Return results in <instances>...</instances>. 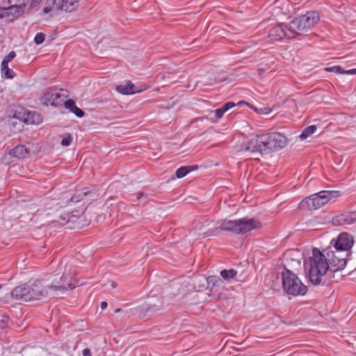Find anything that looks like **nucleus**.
Segmentation results:
<instances>
[{
  "label": "nucleus",
  "mask_w": 356,
  "mask_h": 356,
  "mask_svg": "<svg viewBox=\"0 0 356 356\" xmlns=\"http://www.w3.org/2000/svg\"><path fill=\"white\" fill-rule=\"evenodd\" d=\"M291 8L289 0H276L271 6L270 12L274 16L287 15L291 13Z\"/></svg>",
  "instance_id": "dca6fc26"
},
{
  "label": "nucleus",
  "mask_w": 356,
  "mask_h": 356,
  "mask_svg": "<svg viewBox=\"0 0 356 356\" xmlns=\"http://www.w3.org/2000/svg\"><path fill=\"white\" fill-rule=\"evenodd\" d=\"M213 112L214 113V114H215V117H216V118L217 120L220 119V118L223 116V115H224V113H225L222 111V109H220V108H218V109H216V110H215V111H213Z\"/></svg>",
  "instance_id": "72a5a7b5"
},
{
  "label": "nucleus",
  "mask_w": 356,
  "mask_h": 356,
  "mask_svg": "<svg viewBox=\"0 0 356 356\" xmlns=\"http://www.w3.org/2000/svg\"><path fill=\"white\" fill-rule=\"evenodd\" d=\"M236 275L237 271L234 269H225L220 272L221 277L225 280H229L230 279L234 278Z\"/></svg>",
  "instance_id": "b1692460"
},
{
  "label": "nucleus",
  "mask_w": 356,
  "mask_h": 356,
  "mask_svg": "<svg viewBox=\"0 0 356 356\" xmlns=\"http://www.w3.org/2000/svg\"><path fill=\"white\" fill-rule=\"evenodd\" d=\"M10 155L18 159H23L29 154V150L23 145H18L15 147L10 149Z\"/></svg>",
  "instance_id": "aec40b11"
},
{
  "label": "nucleus",
  "mask_w": 356,
  "mask_h": 356,
  "mask_svg": "<svg viewBox=\"0 0 356 356\" xmlns=\"http://www.w3.org/2000/svg\"><path fill=\"white\" fill-rule=\"evenodd\" d=\"M292 257H295V258H301V254H300V253L299 252V254H293V255H292Z\"/></svg>",
  "instance_id": "79ce46f5"
},
{
  "label": "nucleus",
  "mask_w": 356,
  "mask_h": 356,
  "mask_svg": "<svg viewBox=\"0 0 356 356\" xmlns=\"http://www.w3.org/2000/svg\"><path fill=\"white\" fill-rule=\"evenodd\" d=\"M111 286H112L113 288H115L117 284L115 282H112Z\"/></svg>",
  "instance_id": "a18cd8bd"
},
{
  "label": "nucleus",
  "mask_w": 356,
  "mask_h": 356,
  "mask_svg": "<svg viewBox=\"0 0 356 356\" xmlns=\"http://www.w3.org/2000/svg\"><path fill=\"white\" fill-rule=\"evenodd\" d=\"M120 309H116L115 312H120Z\"/></svg>",
  "instance_id": "09e8293b"
},
{
  "label": "nucleus",
  "mask_w": 356,
  "mask_h": 356,
  "mask_svg": "<svg viewBox=\"0 0 356 356\" xmlns=\"http://www.w3.org/2000/svg\"><path fill=\"white\" fill-rule=\"evenodd\" d=\"M334 247L337 251L346 252V257L350 256V249L353 245V237L346 232L341 233L336 241L332 240Z\"/></svg>",
  "instance_id": "9d476101"
},
{
  "label": "nucleus",
  "mask_w": 356,
  "mask_h": 356,
  "mask_svg": "<svg viewBox=\"0 0 356 356\" xmlns=\"http://www.w3.org/2000/svg\"><path fill=\"white\" fill-rule=\"evenodd\" d=\"M3 65V62L1 63V72L4 75L6 78L12 79L15 76V73L13 70H10L8 67V63H6V65Z\"/></svg>",
  "instance_id": "a878e982"
},
{
  "label": "nucleus",
  "mask_w": 356,
  "mask_h": 356,
  "mask_svg": "<svg viewBox=\"0 0 356 356\" xmlns=\"http://www.w3.org/2000/svg\"><path fill=\"white\" fill-rule=\"evenodd\" d=\"M16 56V54L15 51H10L7 56H5V58L3 60V65H6V63H8L10 61H11Z\"/></svg>",
  "instance_id": "7c9ffc66"
},
{
  "label": "nucleus",
  "mask_w": 356,
  "mask_h": 356,
  "mask_svg": "<svg viewBox=\"0 0 356 356\" xmlns=\"http://www.w3.org/2000/svg\"><path fill=\"white\" fill-rule=\"evenodd\" d=\"M61 92H67L66 90H64L63 89H60Z\"/></svg>",
  "instance_id": "8fccbe9b"
},
{
  "label": "nucleus",
  "mask_w": 356,
  "mask_h": 356,
  "mask_svg": "<svg viewBox=\"0 0 356 356\" xmlns=\"http://www.w3.org/2000/svg\"><path fill=\"white\" fill-rule=\"evenodd\" d=\"M304 268L309 281L314 285H318L323 283V277L329 270V264L326 257L314 248L312 256L305 261Z\"/></svg>",
  "instance_id": "f257e3e1"
},
{
  "label": "nucleus",
  "mask_w": 356,
  "mask_h": 356,
  "mask_svg": "<svg viewBox=\"0 0 356 356\" xmlns=\"http://www.w3.org/2000/svg\"><path fill=\"white\" fill-rule=\"evenodd\" d=\"M30 293L29 284L19 285L11 291V296L15 300L30 301L29 293Z\"/></svg>",
  "instance_id": "a211bd4d"
},
{
  "label": "nucleus",
  "mask_w": 356,
  "mask_h": 356,
  "mask_svg": "<svg viewBox=\"0 0 356 356\" xmlns=\"http://www.w3.org/2000/svg\"><path fill=\"white\" fill-rule=\"evenodd\" d=\"M72 141V136L71 134H67L65 137L61 140L60 144L63 146L67 147L69 146Z\"/></svg>",
  "instance_id": "c85d7f7f"
},
{
  "label": "nucleus",
  "mask_w": 356,
  "mask_h": 356,
  "mask_svg": "<svg viewBox=\"0 0 356 356\" xmlns=\"http://www.w3.org/2000/svg\"><path fill=\"white\" fill-rule=\"evenodd\" d=\"M216 279L215 277H209L208 278V282H213V280Z\"/></svg>",
  "instance_id": "37998d69"
},
{
  "label": "nucleus",
  "mask_w": 356,
  "mask_h": 356,
  "mask_svg": "<svg viewBox=\"0 0 356 356\" xmlns=\"http://www.w3.org/2000/svg\"><path fill=\"white\" fill-rule=\"evenodd\" d=\"M68 277L63 275L60 277V282L57 284L52 283L48 286H44L41 281L35 280L33 284H29L30 293L29 296L30 300H40L47 296L48 289H54L55 291H66L72 289L75 286L70 282H66Z\"/></svg>",
  "instance_id": "f03ea898"
},
{
  "label": "nucleus",
  "mask_w": 356,
  "mask_h": 356,
  "mask_svg": "<svg viewBox=\"0 0 356 356\" xmlns=\"http://www.w3.org/2000/svg\"><path fill=\"white\" fill-rule=\"evenodd\" d=\"M197 169V165H187L179 168L176 171V176L180 179L185 177L189 172Z\"/></svg>",
  "instance_id": "4be33fe9"
},
{
  "label": "nucleus",
  "mask_w": 356,
  "mask_h": 356,
  "mask_svg": "<svg viewBox=\"0 0 356 356\" xmlns=\"http://www.w3.org/2000/svg\"><path fill=\"white\" fill-rule=\"evenodd\" d=\"M293 254H299L297 250H290L285 252L283 254L284 270L293 271L300 268V259L292 257Z\"/></svg>",
  "instance_id": "f8f14e48"
},
{
  "label": "nucleus",
  "mask_w": 356,
  "mask_h": 356,
  "mask_svg": "<svg viewBox=\"0 0 356 356\" xmlns=\"http://www.w3.org/2000/svg\"><path fill=\"white\" fill-rule=\"evenodd\" d=\"M42 0H31L30 1V6L32 8H34L39 5V3L41 2Z\"/></svg>",
  "instance_id": "e433bc0d"
},
{
  "label": "nucleus",
  "mask_w": 356,
  "mask_h": 356,
  "mask_svg": "<svg viewBox=\"0 0 356 356\" xmlns=\"http://www.w3.org/2000/svg\"><path fill=\"white\" fill-rule=\"evenodd\" d=\"M264 141V134L257 136L248 142L245 149L252 153H266V145Z\"/></svg>",
  "instance_id": "4468645a"
},
{
  "label": "nucleus",
  "mask_w": 356,
  "mask_h": 356,
  "mask_svg": "<svg viewBox=\"0 0 356 356\" xmlns=\"http://www.w3.org/2000/svg\"><path fill=\"white\" fill-rule=\"evenodd\" d=\"M74 218H76V216L74 215H71L70 213H65L64 215H61L59 217V222L62 225H65L67 222H69L71 220L74 221Z\"/></svg>",
  "instance_id": "bb28decb"
},
{
  "label": "nucleus",
  "mask_w": 356,
  "mask_h": 356,
  "mask_svg": "<svg viewBox=\"0 0 356 356\" xmlns=\"http://www.w3.org/2000/svg\"><path fill=\"white\" fill-rule=\"evenodd\" d=\"M260 227L261 223L259 221L248 218L234 220H224L219 226V229L222 231L231 232L236 234H243Z\"/></svg>",
  "instance_id": "20e7f679"
},
{
  "label": "nucleus",
  "mask_w": 356,
  "mask_h": 356,
  "mask_svg": "<svg viewBox=\"0 0 356 356\" xmlns=\"http://www.w3.org/2000/svg\"><path fill=\"white\" fill-rule=\"evenodd\" d=\"M222 282V280H221L220 278H218V280H216V282Z\"/></svg>",
  "instance_id": "de8ad7c7"
},
{
  "label": "nucleus",
  "mask_w": 356,
  "mask_h": 356,
  "mask_svg": "<svg viewBox=\"0 0 356 356\" xmlns=\"http://www.w3.org/2000/svg\"><path fill=\"white\" fill-rule=\"evenodd\" d=\"M72 112L78 118H82L85 114L84 112L77 106H76Z\"/></svg>",
  "instance_id": "473e14b6"
},
{
  "label": "nucleus",
  "mask_w": 356,
  "mask_h": 356,
  "mask_svg": "<svg viewBox=\"0 0 356 356\" xmlns=\"http://www.w3.org/2000/svg\"><path fill=\"white\" fill-rule=\"evenodd\" d=\"M40 102L46 106H58L63 104V98H61L60 93L56 90L49 89L41 97Z\"/></svg>",
  "instance_id": "ddd939ff"
},
{
  "label": "nucleus",
  "mask_w": 356,
  "mask_h": 356,
  "mask_svg": "<svg viewBox=\"0 0 356 356\" xmlns=\"http://www.w3.org/2000/svg\"><path fill=\"white\" fill-rule=\"evenodd\" d=\"M100 307H101V308H102V309H106V307H107V302H105V301H102V302H101V304H100Z\"/></svg>",
  "instance_id": "ea45409f"
},
{
  "label": "nucleus",
  "mask_w": 356,
  "mask_h": 356,
  "mask_svg": "<svg viewBox=\"0 0 356 356\" xmlns=\"http://www.w3.org/2000/svg\"><path fill=\"white\" fill-rule=\"evenodd\" d=\"M44 39H45V35L42 33H38L35 36L34 42L37 44H40L44 41Z\"/></svg>",
  "instance_id": "c756f323"
},
{
  "label": "nucleus",
  "mask_w": 356,
  "mask_h": 356,
  "mask_svg": "<svg viewBox=\"0 0 356 356\" xmlns=\"http://www.w3.org/2000/svg\"><path fill=\"white\" fill-rule=\"evenodd\" d=\"M24 121L27 124H39L42 122L41 115L35 111H29Z\"/></svg>",
  "instance_id": "412c9836"
},
{
  "label": "nucleus",
  "mask_w": 356,
  "mask_h": 356,
  "mask_svg": "<svg viewBox=\"0 0 356 356\" xmlns=\"http://www.w3.org/2000/svg\"><path fill=\"white\" fill-rule=\"evenodd\" d=\"M83 356H91V351L89 348H85L83 350Z\"/></svg>",
  "instance_id": "58836bf2"
},
{
  "label": "nucleus",
  "mask_w": 356,
  "mask_h": 356,
  "mask_svg": "<svg viewBox=\"0 0 356 356\" xmlns=\"http://www.w3.org/2000/svg\"><path fill=\"white\" fill-rule=\"evenodd\" d=\"M63 104H64L65 107L69 109L71 112L76 106L75 102L73 99H67L66 101L63 100Z\"/></svg>",
  "instance_id": "cd10ccee"
},
{
  "label": "nucleus",
  "mask_w": 356,
  "mask_h": 356,
  "mask_svg": "<svg viewBox=\"0 0 356 356\" xmlns=\"http://www.w3.org/2000/svg\"><path fill=\"white\" fill-rule=\"evenodd\" d=\"M282 283L284 291L288 295L303 296L307 292V287L293 271L283 270Z\"/></svg>",
  "instance_id": "423d86ee"
},
{
  "label": "nucleus",
  "mask_w": 356,
  "mask_h": 356,
  "mask_svg": "<svg viewBox=\"0 0 356 356\" xmlns=\"http://www.w3.org/2000/svg\"><path fill=\"white\" fill-rule=\"evenodd\" d=\"M7 13L6 10V6L1 7L0 6V19L7 17Z\"/></svg>",
  "instance_id": "f704fd0d"
},
{
  "label": "nucleus",
  "mask_w": 356,
  "mask_h": 356,
  "mask_svg": "<svg viewBox=\"0 0 356 356\" xmlns=\"http://www.w3.org/2000/svg\"><path fill=\"white\" fill-rule=\"evenodd\" d=\"M334 70V66H333V67H328L325 68V71L330 72H333Z\"/></svg>",
  "instance_id": "a19ab883"
},
{
  "label": "nucleus",
  "mask_w": 356,
  "mask_h": 356,
  "mask_svg": "<svg viewBox=\"0 0 356 356\" xmlns=\"http://www.w3.org/2000/svg\"><path fill=\"white\" fill-rule=\"evenodd\" d=\"M338 195V191H322L302 200L299 204V207L304 210L318 209Z\"/></svg>",
  "instance_id": "39448f33"
},
{
  "label": "nucleus",
  "mask_w": 356,
  "mask_h": 356,
  "mask_svg": "<svg viewBox=\"0 0 356 356\" xmlns=\"http://www.w3.org/2000/svg\"><path fill=\"white\" fill-rule=\"evenodd\" d=\"M143 195L142 193H140L138 195V199H140V197Z\"/></svg>",
  "instance_id": "49530a36"
},
{
  "label": "nucleus",
  "mask_w": 356,
  "mask_h": 356,
  "mask_svg": "<svg viewBox=\"0 0 356 356\" xmlns=\"http://www.w3.org/2000/svg\"><path fill=\"white\" fill-rule=\"evenodd\" d=\"M63 96H64L65 97H67V95H64V94H63Z\"/></svg>",
  "instance_id": "3c124183"
},
{
  "label": "nucleus",
  "mask_w": 356,
  "mask_h": 356,
  "mask_svg": "<svg viewBox=\"0 0 356 356\" xmlns=\"http://www.w3.org/2000/svg\"><path fill=\"white\" fill-rule=\"evenodd\" d=\"M264 136L266 145V153L279 150L284 147L287 143L286 138L280 133H270L264 134Z\"/></svg>",
  "instance_id": "6e6552de"
},
{
  "label": "nucleus",
  "mask_w": 356,
  "mask_h": 356,
  "mask_svg": "<svg viewBox=\"0 0 356 356\" xmlns=\"http://www.w3.org/2000/svg\"><path fill=\"white\" fill-rule=\"evenodd\" d=\"M316 130V127L315 125H311L306 127L300 135V138L302 140H305L309 136L313 134Z\"/></svg>",
  "instance_id": "393cba45"
},
{
  "label": "nucleus",
  "mask_w": 356,
  "mask_h": 356,
  "mask_svg": "<svg viewBox=\"0 0 356 356\" xmlns=\"http://www.w3.org/2000/svg\"><path fill=\"white\" fill-rule=\"evenodd\" d=\"M4 2L10 4V6L6 7V10L7 17L9 20H13L24 13L29 0H6Z\"/></svg>",
  "instance_id": "9b49d317"
},
{
  "label": "nucleus",
  "mask_w": 356,
  "mask_h": 356,
  "mask_svg": "<svg viewBox=\"0 0 356 356\" xmlns=\"http://www.w3.org/2000/svg\"><path fill=\"white\" fill-rule=\"evenodd\" d=\"M236 106L235 103L232 102H227L226 104H225L220 109H222V111L224 113H225L226 111H227L228 110H229L230 108L234 107Z\"/></svg>",
  "instance_id": "2f4dec72"
},
{
  "label": "nucleus",
  "mask_w": 356,
  "mask_h": 356,
  "mask_svg": "<svg viewBox=\"0 0 356 356\" xmlns=\"http://www.w3.org/2000/svg\"><path fill=\"white\" fill-rule=\"evenodd\" d=\"M319 20L320 16L317 11L307 12L305 15L296 17L289 24L290 30L289 35L294 37L296 35H301L312 28Z\"/></svg>",
  "instance_id": "7ed1b4c3"
},
{
  "label": "nucleus",
  "mask_w": 356,
  "mask_h": 356,
  "mask_svg": "<svg viewBox=\"0 0 356 356\" xmlns=\"http://www.w3.org/2000/svg\"><path fill=\"white\" fill-rule=\"evenodd\" d=\"M242 104H248V103L243 102V101H241L238 103V105H242Z\"/></svg>",
  "instance_id": "c03bdc74"
},
{
  "label": "nucleus",
  "mask_w": 356,
  "mask_h": 356,
  "mask_svg": "<svg viewBox=\"0 0 356 356\" xmlns=\"http://www.w3.org/2000/svg\"><path fill=\"white\" fill-rule=\"evenodd\" d=\"M290 30L289 24H281L273 27L268 33V37L272 41H279L284 38H292L289 35Z\"/></svg>",
  "instance_id": "2eb2a0df"
},
{
  "label": "nucleus",
  "mask_w": 356,
  "mask_h": 356,
  "mask_svg": "<svg viewBox=\"0 0 356 356\" xmlns=\"http://www.w3.org/2000/svg\"><path fill=\"white\" fill-rule=\"evenodd\" d=\"M144 89H138L133 83L131 81L127 82L124 85H119L116 87V90L123 95H132L136 92H141Z\"/></svg>",
  "instance_id": "6ab92c4d"
},
{
  "label": "nucleus",
  "mask_w": 356,
  "mask_h": 356,
  "mask_svg": "<svg viewBox=\"0 0 356 356\" xmlns=\"http://www.w3.org/2000/svg\"><path fill=\"white\" fill-rule=\"evenodd\" d=\"M79 6V3L77 0H47L42 11L44 14H47L52 10H59L72 12L76 10Z\"/></svg>",
  "instance_id": "0eeeda50"
},
{
  "label": "nucleus",
  "mask_w": 356,
  "mask_h": 356,
  "mask_svg": "<svg viewBox=\"0 0 356 356\" xmlns=\"http://www.w3.org/2000/svg\"><path fill=\"white\" fill-rule=\"evenodd\" d=\"M87 193V188L77 190L71 197L70 201L72 202H79L86 196Z\"/></svg>",
  "instance_id": "5701e85b"
},
{
  "label": "nucleus",
  "mask_w": 356,
  "mask_h": 356,
  "mask_svg": "<svg viewBox=\"0 0 356 356\" xmlns=\"http://www.w3.org/2000/svg\"><path fill=\"white\" fill-rule=\"evenodd\" d=\"M341 253L337 250L327 252V256L325 257L330 271L337 272L343 270L346 267L348 257H342Z\"/></svg>",
  "instance_id": "1a4fd4ad"
},
{
  "label": "nucleus",
  "mask_w": 356,
  "mask_h": 356,
  "mask_svg": "<svg viewBox=\"0 0 356 356\" xmlns=\"http://www.w3.org/2000/svg\"><path fill=\"white\" fill-rule=\"evenodd\" d=\"M332 222L335 226L353 224L356 222V211L340 213L334 217Z\"/></svg>",
  "instance_id": "f3484780"
},
{
  "label": "nucleus",
  "mask_w": 356,
  "mask_h": 356,
  "mask_svg": "<svg viewBox=\"0 0 356 356\" xmlns=\"http://www.w3.org/2000/svg\"><path fill=\"white\" fill-rule=\"evenodd\" d=\"M343 74H356V68L348 70H344Z\"/></svg>",
  "instance_id": "4c0bfd02"
},
{
  "label": "nucleus",
  "mask_w": 356,
  "mask_h": 356,
  "mask_svg": "<svg viewBox=\"0 0 356 356\" xmlns=\"http://www.w3.org/2000/svg\"><path fill=\"white\" fill-rule=\"evenodd\" d=\"M343 72H344V70H343L341 66H339V65L334 66V70L333 72L337 73V74H343Z\"/></svg>",
  "instance_id": "c9c22d12"
}]
</instances>
